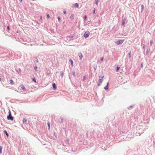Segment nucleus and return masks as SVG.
Instances as JSON below:
<instances>
[{"label": "nucleus", "instance_id": "f257e3e1", "mask_svg": "<svg viewBox=\"0 0 155 155\" xmlns=\"http://www.w3.org/2000/svg\"><path fill=\"white\" fill-rule=\"evenodd\" d=\"M7 119L8 120H11L12 121L13 120L14 117L12 116L10 110H9L8 115L7 117Z\"/></svg>", "mask_w": 155, "mask_h": 155}, {"label": "nucleus", "instance_id": "f03ea898", "mask_svg": "<svg viewBox=\"0 0 155 155\" xmlns=\"http://www.w3.org/2000/svg\"><path fill=\"white\" fill-rule=\"evenodd\" d=\"M124 41V40H120L117 41L116 42H115V43L117 45H120L122 44Z\"/></svg>", "mask_w": 155, "mask_h": 155}, {"label": "nucleus", "instance_id": "7ed1b4c3", "mask_svg": "<svg viewBox=\"0 0 155 155\" xmlns=\"http://www.w3.org/2000/svg\"><path fill=\"white\" fill-rule=\"evenodd\" d=\"M89 35L90 32L88 31H87L84 33L83 36L85 38H87L89 36Z\"/></svg>", "mask_w": 155, "mask_h": 155}, {"label": "nucleus", "instance_id": "20e7f679", "mask_svg": "<svg viewBox=\"0 0 155 155\" xmlns=\"http://www.w3.org/2000/svg\"><path fill=\"white\" fill-rule=\"evenodd\" d=\"M126 20V18H125L122 17V22L121 25H124L125 23Z\"/></svg>", "mask_w": 155, "mask_h": 155}, {"label": "nucleus", "instance_id": "39448f33", "mask_svg": "<svg viewBox=\"0 0 155 155\" xmlns=\"http://www.w3.org/2000/svg\"><path fill=\"white\" fill-rule=\"evenodd\" d=\"M52 85L53 87V89L54 90H55L57 89V87L56 86V84L54 83H52Z\"/></svg>", "mask_w": 155, "mask_h": 155}, {"label": "nucleus", "instance_id": "423d86ee", "mask_svg": "<svg viewBox=\"0 0 155 155\" xmlns=\"http://www.w3.org/2000/svg\"><path fill=\"white\" fill-rule=\"evenodd\" d=\"M78 56L79 57V59L81 60L82 58L83 57V56L82 54L81 53H80L78 54Z\"/></svg>", "mask_w": 155, "mask_h": 155}, {"label": "nucleus", "instance_id": "0eeeda50", "mask_svg": "<svg viewBox=\"0 0 155 155\" xmlns=\"http://www.w3.org/2000/svg\"><path fill=\"white\" fill-rule=\"evenodd\" d=\"M21 87L23 91H25L26 90V88L25 87L23 84H21Z\"/></svg>", "mask_w": 155, "mask_h": 155}, {"label": "nucleus", "instance_id": "6e6552de", "mask_svg": "<svg viewBox=\"0 0 155 155\" xmlns=\"http://www.w3.org/2000/svg\"><path fill=\"white\" fill-rule=\"evenodd\" d=\"M16 70L18 72L21 73V70L20 68H16Z\"/></svg>", "mask_w": 155, "mask_h": 155}, {"label": "nucleus", "instance_id": "1a4fd4ad", "mask_svg": "<svg viewBox=\"0 0 155 155\" xmlns=\"http://www.w3.org/2000/svg\"><path fill=\"white\" fill-rule=\"evenodd\" d=\"M103 80L99 81H98V82L97 83V85L98 86H99L102 83V82Z\"/></svg>", "mask_w": 155, "mask_h": 155}, {"label": "nucleus", "instance_id": "9d476101", "mask_svg": "<svg viewBox=\"0 0 155 155\" xmlns=\"http://www.w3.org/2000/svg\"><path fill=\"white\" fill-rule=\"evenodd\" d=\"M108 85H109V83L107 82V86L104 87V89L106 90H107L108 89Z\"/></svg>", "mask_w": 155, "mask_h": 155}, {"label": "nucleus", "instance_id": "9b49d317", "mask_svg": "<svg viewBox=\"0 0 155 155\" xmlns=\"http://www.w3.org/2000/svg\"><path fill=\"white\" fill-rule=\"evenodd\" d=\"M4 133L6 135L7 137H8L9 136L8 134L7 133V131L6 130H5L4 131Z\"/></svg>", "mask_w": 155, "mask_h": 155}, {"label": "nucleus", "instance_id": "f8f14e48", "mask_svg": "<svg viewBox=\"0 0 155 155\" xmlns=\"http://www.w3.org/2000/svg\"><path fill=\"white\" fill-rule=\"evenodd\" d=\"M74 15L73 14H72L70 16V18L71 19H74Z\"/></svg>", "mask_w": 155, "mask_h": 155}, {"label": "nucleus", "instance_id": "ddd939ff", "mask_svg": "<svg viewBox=\"0 0 155 155\" xmlns=\"http://www.w3.org/2000/svg\"><path fill=\"white\" fill-rule=\"evenodd\" d=\"M120 67L119 65H117L116 67V71L118 72L120 69Z\"/></svg>", "mask_w": 155, "mask_h": 155}, {"label": "nucleus", "instance_id": "4468645a", "mask_svg": "<svg viewBox=\"0 0 155 155\" xmlns=\"http://www.w3.org/2000/svg\"><path fill=\"white\" fill-rule=\"evenodd\" d=\"M9 82H10V83L11 84H14V83H15L13 81L12 79L10 80Z\"/></svg>", "mask_w": 155, "mask_h": 155}, {"label": "nucleus", "instance_id": "2eb2a0df", "mask_svg": "<svg viewBox=\"0 0 155 155\" xmlns=\"http://www.w3.org/2000/svg\"><path fill=\"white\" fill-rule=\"evenodd\" d=\"M69 61L70 62L71 65L73 66V60L72 59H70L69 60Z\"/></svg>", "mask_w": 155, "mask_h": 155}, {"label": "nucleus", "instance_id": "dca6fc26", "mask_svg": "<svg viewBox=\"0 0 155 155\" xmlns=\"http://www.w3.org/2000/svg\"><path fill=\"white\" fill-rule=\"evenodd\" d=\"M34 61H35L36 62L38 63V60L36 57H34Z\"/></svg>", "mask_w": 155, "mask_h": 155}, {"label": "nucleus", "instance_id": "f3484780", "mask_svg": "<svg viewBox=\"0 0 155 155\" xmlns=\"http://www.w3.org/2000/svg\"><path fill=\"white\" fill-rule=\"evenodd\" d=\"M104 77V76L103 75L102 76H100L99 77V81L102 80V79Z\"/></svg>", "mask_w": 155, "mask_h": 155}, {"label": "nucleus", "instance_id": "a211bd4d", "mask_svg": "<svg viewBox=\"0 0 155 155\" xmlns=\"http://www.w3.org/2000/svg\"><path fill=\"white\" fill-rule=\"evenodd\" d=\"M74 7H77V8H78V6H79V5H78V4L77 3H76L74 4Z\"/></svg>", "mask_w": 155, "mask_h": 155}, {"label": "nucleus", "instance_id": "6ab92c4d", "mask_svg": "<svg viewBox=\"0 0 155 155\" xmlns=\"http://www.w3.org/2000/svg\"><path fill=\"white\" fill-rule=\"evenodd\" d=\"M23 123H26L27 122V119L25 118L23 119Z\"/></svg>", "mask_w": 155, "mask_h": 155}, {"label": "nucleus", "instance_id": "aec40b11", "mask_svg": "<svg viewBox=\"0 0 155 155\" xmlns=\"http://www.w3.org/2000/svg\"><path fill=\"white\" fill-rule=\"evenodd\" d=\"M3 148V147L2 146H0V154H1L2 153V150Z\"/></svg>", "mask_w": 155, "mask_h": 155}, {"label": "nucleus", "instance_id": "412c9836", "mask_svg": "<svg viewBox=\"0 0 155 155\" xmlns=\"http://www.w3.org/2000/svg\"><path fill=\"white\" fill-rule=\"evenodd\" d=\"M95 0V4L96 5H97L99 0Z\"/></svg>", "mask_w": 155, "mask_h": 155}, {"label": "nucleus", "instance_id": "4be33fe9", "mask_svg": "<svg viewBox=\"0 0 155 155\" xmlns=\"http://www.w3.org/2000/svg\"><path fill=\"white\" fill-rule=\"evenodd\" d=\"M72 75H73V76L74 77H75V71H72Z\"/></svg>", "mask_w": 155, "mask_h": 155}, {"label": "nucleus", "instance_id": "5701e85b", "mask_svg": "<svg viewBox=\"0 0 155 155\" xmlns=\"http://www.w3.org/2000/svg\"><path fill=\"white\" fill-rule=\"evenodd\" d=\"M131 51H130L128 53V55L129 57L130 58L131 57Z\"/></svg>", "mask_w": 155, "mask_h": 155}, {"label": "nucleus", "instance_id": "b1692460", "mask_svg": "<svg viewBox=\"0 0 155 155\" xmlns=\"http://www.w3.org/2000/svg\"><path fill=\"white\" fill-rule=\"evenodd\" d=\"M141 12H143V8H144V6L143 5H141Z\"/></svg>", "mask_w": 155, "mask_h": 155}, {"label": "nucleus", "instance_id": "393cba45", "mask_svg": "<svg viewBox=\"0 0 155 155\" xmlns=\"http://www.w3.org/2000/svg\"><path fill=\"white\" fill-rule=\"evenodd\" d=\"M153 42V41L152 40H151L150 41V46H151Z\"/></svg>", "mask_w": 155, "mask_h": 155}, {"label": "nucleus", "instance_id": "a878e982", "mask_svg": "<svg viewBox=\"0 0 155 155\" xmlns=\"http://www.w3.org/2000/svg\"><path fill=\"white\" fill-rule=\"evenodd\" d=\"M87 16L86 15H85L84 17V19L85 21H86L87 20Z\"/></svg>", "mask_w": 155, "mask_h": 155}, {"label": "nucleus", "instance_id": "bb28decb", "mask_svg": "<svg viewBox=\"0 0 155 155\" xmlns=\"http://www.w3.org/2000/svg\"><path fill=\"white\" fill-rule=\"evenodd\" d=\"M32 80L33 81H34L36 83V81L35 78H33L32 79Z\"/></svg>", "mask_w": 155, "mask_h": 155}, {"label": "nucleus", "instance_id": "cd10ccee", "mask_svg": "<svg viewBox=\"0 0 155 155\" xmlns=\"http://www.w3.org/2000/svg\"><path fill=\"white\" fill-rule=\"evenodd\" d=\"M48 124V129L49 130L50 129V124L48 123L47 124Z\"/></svg>", "mask_w": 155, "mask_h": 155}, {"label": "nucleus", "instance_id": "c85d7f7f", "mask_svg": "<svg viewBox=\"0 0 155 155\" xmlns=\"http://www.w3.org/2000/svg\"><path fill=\"white\" fill-rule=\"evenodd\" d=\"M37 68H38L37 66H35L34 67V69L35 70V71H37Z\"/></svg>", "mask_w": 155, "mask_h": 155}, {"label": "nucleus", "instance_id": "c756f323", "mask_svg": "<svg viewBox=\"0 0 155 155\" xmlns=\"http://www.w3.org/2000/svg\"><path fill=\"white\" fill-rule=\"evenodd\" d=\"M60 73L61 74V76L62 77H63V72L62 71H61L60 72Z\"/></svg>", "mask_w": 155, "mask_h": 155}, {"label": "nucleus", "instance_id": "7c9ffc66", "mask_svg": "<svg viewBox=\"0 0 155 155\" xmlns=\"http://www.w3.org/2000/svg\"><path fill=\"white\" fill-rule=\"evenodd\" d=\"M133 108V106L131 105H130L128 107V108L129 109H132Z\"/></svg>", "mask_w": 155, "mask_h": 155}, {"label": "nucleus", "instance_id": "2f4dec72", "mask_svg": "<svg viewBox=\"0 0 155 155\" xmlns=\"http://www.w3.org/2000/svg\"><path fill=\"white\" fill-rule=\"evenodd\" d=\"M143 48L144 50L145 51V46L144 45H143Z\"/></svg>", "mask_w": 155, "mask_h": 155}, {"label": "nucleus", "instance_id": "473e14b6", "mask_svg": "<svg viewBox=\"0 0 155 155\" xmlns=\"http://www.w3.org/2000/svg\"><path fill=\"white\" fill-rule=\"evenodd\" d=\"M61 123H63V119L62 118H61Z\"/></svg>", "mask_w": 155, "mask_h": 155}, {"label": "nucleus", "instance_id": "72a5a7b5", "mask_svg": "<svg viewBox=\"0 0 155 155\" xmlns=\"http://www.w3.org/2000/svg\"><path fill=\"white\" fill-rule=\"evenodd\" d=\"M7 29L8 30H10V27H9V26H8L7 27Z\"/></svg>", "mask_w": 155, "mask_h": 155}, {"label": "nucleus", "instance_id": "f704fd0d", "mask_svg": "<svg viewBox=\"0 0 155 155\" xmlns=\"http://www.w3.org/2000/svg\"><path fill=\"white\" fill-rule=\"evenodd\" d=\"M149 53V51L148 49H147L146 51V54L147 55Z\"/></svg>", "mask_w": 155, "mask_h": 155}, {"label": "nucleus", "instance_id": "c9c22d12", "mask_svg": "<svg viewBox=\"0 0 155 155\" xmlns=\"http://www.w3.org/2000/svg\"><path fill=\"white\" fill-rule=\"evenodd\" d=\"M8 51L7 50H5V52L6 53H8Z\"/></svg>", "mask_w": 155, "mask_h": 155}, {"label": "nucleus", "instance_id": "e433bc0d", "mask_svg": "<svg viewBox=\"0 0 155 155\" xmlns=\"http://www.w3.org/2000/svg\"><path fill=\"white\" fill-rule=\"evenodd\" d=\"M47 18H50V16H49V15L48 14L47 15Z\"/></svg>", "mask_w": 155, "mask_h": 155}, {"label": "nucleus", "instance_id": "4c0bfd02", "mask_svg": "<svg viewBox=\"0 0 155 155\" xmlns=\"http://www.w3.org/2000/svg\"><path fill=\"white\" fill-rule=\"evenodd\" d=\"M104 59V58L102 57L101 58L100 61H102Z\"/></svg>", "mask_w": 155, "mask_h": 155}, {"label": "nucleus", "instance_id": "58836bf2", "mask_svg": "<svg viewBox=\"0 0 155 155\" xmlns=\"http://www.w3.org/2000/svg\"><path fill=\"white\" fill-rule=\"evenodd\" d=\"M58 19L59 22H60V17H58Z\"/></svg>", "mask_w": 155, "mask_h": 155}, {"label": "nucleus", "instance_id": "ea45409f", "mask_svg": "<svg viewBox=\"0 0 155 155\" xmlns=\"http://www.w3.org/2000/svg\"><path fill=\"white\" fill-rule=\"evenodd\" d=\"M97 66H96V67H95L94 68V70H96L97 69Z\"/></svg>", "mask_w": 155, "mask_h": 155}, {"label": "nucleus", "instance_id": "a19ab883", "mask_svg": "<svg viewBox=\"0 0 155 155\" xmlns=\"http://www.w3.org/2000/svg\"><path fill=\"white\" fill-rule=\"evenodd\" d=\"M95 9H94V10L93 11V13L94 14L95 13Z\"/></svg>", "mask_w": 155, "mask_h": 155}, {"label": "nucleus", "instance_id": "79ce46f5", "mask_svg": "<svg viewBox=\"0 0 155 155\" xmlns=\"http://www.w3.org/2000/svg\"><path fill=\"white\" fill-rule=\"evenodd\" d=\"M63 13L64 14H65L66 13V11H64Z\"/></svg>", "mask_w": 155, "mask_h": 155}, {"label": "nucleus", "instance_id": "37998d69", "mask_svg": "<svg viewBox=\"0 0 155 155\" xmlns=\"http://www.w3.org/2000/svg\"><path fill=\"white\" fill-rule=\"evenodd\" d=\"M40 20L41 21L42 20V17L41 16H40Z\"/></svg>", "mask_w": 155, "mask_h": 155}, {"label": "nucleus", "instance_id": "c03bdc74", "mask_svg": "<svg viewBox=\"0 0 155 155\" xmlns=\"http://www.w3.org/2000/svg\"><path fill=\"white\" fill-rule=\"evenodd\" d=\"M21 3L22 2V0H19Z\"/></svg>", "mask_w": 155, "mask_h": 155}, {"label": "nucleus", "instance_id": "a18cd8bd", "mask_svg": "<svg viewBox=\"0 0 155 155\" xmlns=\"http://www.w3.org/2000/svg\"><path fill=\"white\" fill-rule=\"evenodd\" d=\"M85 78H86L85 76H84V79H85Z\"/></svg>", "mask_w": 155, "mask_h": 155}, {"label": "nucleus", "instance_id": "49530a36", "mask_svg": "<svg viewBox=\"0 0 155 155\" xmlns=\"http://www.w3.org/2000/svg\"><path fill=\"white\" fill-rule=\"evenodd\" d=\"M73 38V36H71V38Z\"/></svg>", "mask_w": 155, "mask_h": 155}, {"label": "nucleus", "instance_id": "de8ad7c7", "mask_svg": "<svg viewBox=\"0 0 155 155\" xmlns=\"http://www.w3.org/2000/svg\"><path fill=\"white\" fill-rule=\"evenodd\" d=\"M2 80L1 78H0V81Z\"/></svg>", "mask_w": 155, "mask_h": 155}, {"label": "nucleus", "instance_id": "09e8293b", "mask_svg": "<svg viewBox=\"0 0 155 155\" xmlns=\"http://www.w3.org/2000/svg\"><path fill=\"white\" fill-rule=\"evenodd\" d=\"M30 45H31V46H32V44H30Z\"/></svg>", "mask_w": 155, "mask_h": 155}, {"label": "nucleus", "instance_id": "8fccbe9b", "mask_svg": "<svg viewBox=\"0 0 155 155\" xmlns=\"http://www.w3.org/2000/svg\"><path fill=\"white\" fill-rule=\"evenodd\" d=\"M141 66H143V64H141Z\"/></svg>", "mask_w": 155, "mask_h": 155}]
</instances>
